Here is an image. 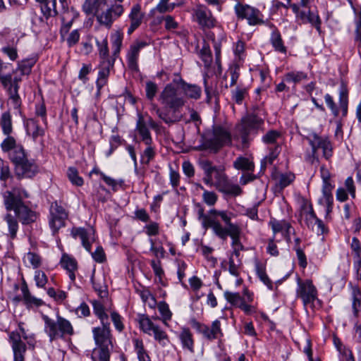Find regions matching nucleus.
Listing matches in <instances>:
<instances>
[{
	"label": "nucleus",
	"mask_w": 361,
	"mask_h": 361,
	"mask_svg": "<svg viewBox=\"0 0 361 361\" xmlns=\"http://www.w3.org/2000/svg\"><path fill=\"white\" fill-rule=\"evenodd\" d=\"M183 350L190 353H195V339L191 330L188 327H182L178 334Z\"/></svg>",
	"instance_id": "a878e982"
},
{
	"label": "nucleus",
	"mask_w": 361,
	"mask_h": 361,
	"mask_svg": "<svg viewBox=\"0 0 361 361\" xmlns=\"http://www.w3.org/2000/svg\"><path fill=\"white\" fill-rule=\"evenodd\" d=\"M156 307L158 308L161 317H156L154 319H160L166 326H168V322L171 321L173 314L169 305L165 301H161L157 303Z\"/></svg>",
	"instance_id": "a18cd8bd"
},
{
	"label": "nucleus",
	"mask_w": 361,
	"mask_h": 361,
	"mask_svg": "<svg viewBox=\"0 0 361 361\" xmlns=\"http://www.w3.org/2000/svg\"><path fill=\"white\" fill-rule=\"evenodd\" d=\"M150 243V251L153 252L157 258H164L166 251L161 245H158L157 241L152 238L149 239Z\"/></svg>",
	"instance_id": "338daca9"
},
{
	"label": "nucleus",
	"mask_w": 361,
	"mask_h": 361,
	"mask_svg": "<svg viewBox=\"0 0 361 361\" xmlns=\"http://www.w3.org/2000/svg\"><path fill=\"white\" fill-rule=\"evenodd\" d=\"M0 126L6 137L12 136L11 133H13V123H12V117L10 112L6 111L4 112L0 118Z\"/></svg>",
	"instance_id": "c03bdc74"
},
{
	"label": "nucleus",
	"mask_w": 361,
	"mask_h": 361,
	"mask_svg": "<svg viewBox=\"0 0 361 361\" xmlns=\"http://www.w3.org/2000/svg\"><path fill=\"white\" fill-rule=\"evenodd\" d=\"M8 341L13 352V361H25L27 344L21 340L20 335L15 331L8 332Z\"/></svg>",
	"instance_id": "6ab92c4d"
},
{
	"label": "nucleus",
	"mask_w": 361,
	"mask_h": 361,
	"mask_svg": "<svg viewBox=\"0 0 361 361\" xmlns=\"http://www.w3.org/2000/svg\"><path fill=\"white\" fill-rule=\"evenodd\" d=\"M334 188V185L331 183L330 180H328V176L324 177V181L322 185V194L323 197L322 200H327L329 202L331 199L333 198L332 195V190Z\"/></svg>",
	"instance_id": "0e129e2a"
},
{
	"label": "nucleus",
	"mask_w": 361,
	"mask_h": 361,
	"mask_svg": "<svg viewBox=\"0 0 361 361\" xmlns=\"http://www.w3.org/2000/svg\"><path fill=\"white\" fill-rule=\"evenodd\" d=\"M281 151V147L279 145H276L274 147L270 148L269 154L262 160V169L264 170L267 165L274 164V161L278 158Z\"/></svg>",
	"instance_id": "3c124183"
},
{
	"label": "nucleus",
	"mask_w": 361,
	"mask_h": 361,
	"mask_svg": "<svg viewBox=\"0 0 361 361\" xmlns=\"http://www.w3.org/2000/svg\"><path fill=\"white\" fill-rule=\"evenodd\" d=\"M234 10L237 18L246 20L250 26H258L265 23L264 15L255 7L238 2L235 6Z\"/></svg>",
	"instance_id": "f8f14e48"
},
{
	"label": "nucleus",
	"mask_w": 361,
	"mask_h": 361,
	"mask_svg": "<svg viewBox=\"0 0 361 361\" xmlns=\"http://www.w3.org/2000/svg\"><path fill=\"white\" fill-rule=\"evenodd\" d=\"M42 319L44 322V331L51 341L63 338L66 336H72L74 329L71 323L64 317L56 315V319H52L47 315H43Z\"/></svg>",
	"instance_id": "423d86ee"
},
{
	"label": "nucleus",
	"mask_w": 361,
	"mask_h": 361,
	"mask_svg": "<svg viewBox=\"0 0 361 361\" xmlns=\"http://www.w3.org/2000/svg\"><path fill=\"white\" fill-rule=\"evenodd\" d=\"M264 121L254 114L247 115L241 119V122L236 126L240 137L243 147H247L250 139L249 135L261 128Z\"/></svg>",
	"instance_id": "9b49d317"
},
{
	"label": "nucleus",
	"mask_w": 361,
	"mask_h": 361,
	"mask_svg": "<svg viewBox=\"0 0 361 361\" xmlns=\"http://www.w3.org/2000/svg\"><path fill=\"white\" fill-rule=\"evenodd\" d=\"M147 45V43L145 42L137 41L130 46L127 54V61L129 68L132 70H136L137 68V60L140 51Z\"/></svg>",
	"instance_id": "cd10ccee"
},
{
	"label": "nucleus",
	"mask_w": 361,
	"mask_h": 361,
	"mask_svg": "<svg viewBox=\"0 0 361 361\" xmlns=\"http://www.w3.org/2000/svg\"><path fill=\"white\" fill-rule=\"evenodd\" d=\"M144 18L145 13L142 11L141 6L138 4L133 5L128 14L130 24L128 28V35H130L141 25Z\"/></svg>",
	"instance_id": "393cba45"
},
{
	"label": "nucleus",
	"mask_w": 361,
	"mask_h": 361,
	"mask_svg": "<svg viewBox=\"0 0 361 361\" xmlns=\"http://www.w3.org/2000/svg\"><path fill=\"white\" fill-rule=\"evenodd\" d=\"M272 178L275 180L276 186L283 189L294 180L295 175L290 172L284 173L275 172L272 173Z\"/></svg>",
	"instance_id": "e433bc0d"
},
{
	"label": "nucleus",
	"mask_w": 361,
	"mask_h": 361,
	"mask_svg": "<svg viewBox=\"0 0 361 361\" xmlns=\"http://www.w3.org/2000/svg\"><path fill=\"white\" fill-rule=\"evenodd\" d=\"M192 20L196 22L202 29H209L216 25V19L210 10L202 4H198L192 8Z\"/></svg>",
	"instance_id": "dca6fc26"
},
{
	"label": "nucleus",
	"mask_w": 361,
	"mask_h": 361,
	"mask_svg": "<svg viewBox=\"0 0 361 361\" xmlns=\"http://www.w3.org/2000/svg\"><path fill=\"white\" fill-rule=\"evenodd\" d=\"M92 195L98 201L104 202L109 198L110 192L104 186L99 185L95 188Z\"/></svg>",
	"instance_id": "680f3d73"
},
{
	"label": "nucleus",
	"mask_w": 361,
	"mask_h": 361,
	"mask_svg": "<svg viewBox=\"0 0 361 361\" xmlns=\"http://www.w3.org/2000/svg\"><path fill=\"white\" fill-rule=\"evenodd\" d=\"M78 15L76 14H72L69 16L66 15H62L61 16V21H62V26L60 30V34L62 38L65 37L66 35L68 34L69 32L73 23L75 18H77Z\"/></svg>",
	"instance_id": "5fc2aeb1"
},
{
	"label": "nucleus",
	"mask_w": 361,
	"mask_h": 361,
	"mask_svg": "<svg viewBox=\"0 0 361 361\" xmlns=\"http://www.w3.org/2000/svg\"><path fill=\"white\" fill-rule=\"evenodd\" d=\"M190 324L191 326L207 341H212L216 339L219 340L224 337L221 324L219 319L213 321L210 326L201 323L195 319H191Z\"/></svg>",
	"instance_id": "ddd939ff"
},
{
	"label": "nucleus",
	"mask_w": 361,
	"mask_h": 361,
	"mask_svg": "<svg viewBox=\"0 0 361 361\" xmlns=\"http://www.w3.org/2000/svg\"><path fill=\"white\" fill-rule=\"evenodd\" d=\"M164 21V28L168 32H174L179 27L178 22L171 15H165L159 18V22Z\"/></svg>",
	"instance_id": "13d9d810"
},
{
	"label": "nucleus",
	"mask_w": 361,
	"mask_h": 361,
	"mask_svg": "<svg viewBox=\"0 0 361 361\" xmlns=\"http://www.w3.org/2000/svg\"><path fill=\"white\" fill-rule=\"evenodd\" d=\"M232 213L226 210L212 209L207 214L204 213L203 209L198 212V219L201 221L204 228H212L214 235L221 240H226L228 236L231 238V247L245 250L240 242L241 228L231 222Z\"/></svg>",
	"instance_id": "f257e3e1"
},
{
	"label": "nucleus",
	"mask_w": 361,
	"mask_h": 361,
	"mask_svg": "<svg viewBox=\"0 0 361 361\" xmlns=\"http://www.w3.org/2000/svg\"><path fill=\"white\" fill-rule=\"evenodd\" d=\"M231 143L230 133L226 129L217 126L214 128L212 133L208 132L204 135L200 147L202 149L216 153L224 146Z\"/></svg>",
	"instance_id": "0eeeda50"
},
{
	"label": "nucleus",
	"mask_w": 361,
	"mask_h": 361,
	"mask_svg": "<svg viewBox=\"0 0 361 361\" xmlns=\"http://www.w3.org/2000/svg\"><path fill=\"white\" fill-rule=\"evenodd\" d=\"M307 74L302 71H290L284 75V79L288 82L299 83L307 80Z\"/></svg>",
	"instance_id": "6e6d98bb"
},
{
	"label": "nucleus",
	"mask_w": 361,
	"mask_h": 361,
	"mask_svg": "<svg viewBox=\"0 0 361 361\" xmlns=\"http://www.w3.org/2000/svg\"><path fill=\"white\" fill-rule=\"evenodd\" d=\"M199 166L204 171V176L202 180L205 185L214 187L219 192L226 195L236 197L242 194V188L230 180L224 169L214 166L212 162L207 159L200 160Z\"/></svg>",
	"instance_id": "39448f33"
},
{
	"label": "nucleus",
	"mask_w": 361,
	"mask_h": 361,
	"mask_svg": "<svg viewBox=\"0 0 361 361\" xmlns=\"http://www.w3.org/2000/svg\"><path fill=\"white\" fill-rule=\"evenodd\" d=\"M100 326L92 329V335L97 346L113 347V336L110 328V323H101Z\"/></svg>",
	"instance_id": "a211bd4d"
},
{
	"label": "nucleus",
	"mask_w": 361,
	"mask_h": 361,
	"mask_svg": "<svg viewBox=\"0 0 361 361\" xmlns=\"http://www.w3.org/2000/svg\"><path fill=\"white\" fill-rule=\"evenodd\" d=\"M270 42L276 51L286 54L287 48L284 45L281 35L279 30L272 31L270 37Z\"/></svg>",
	"instance_id": "37998d69"
},
{
	"label": "nucleus",
	"mask_w": 361,
	"mask_h": 361,
	"mask_svg": "<svg viewBox=\"0 0 361 361\" xmlns=\"http://www.w3.org/2000/svg\"><path fill=\"white\" fill-rule=\"evenodd\" d=\"M135 352L137 354L138 361H151L142 338H133L132 340Z\"/></svg>",
	"instance_id": "4c0bfd02"
},
{
	"label": "nucleus",
	"mask_w": 361,
	"mask_h": 361,
	"mask_svg": "<svg viewBox=\"0 0 361 361\" xmlns=\"http://www.w3.org/2000/svg\"><path fill=\"white\" fill-rule=\"evenodd\" d=\"M3 219L7 225L8 237L11 240H14L17 237V233L19 229L18 219L11 214V212H7L6 214L4 215Z\"/></svg>",
	"instance_id": "72a5a7b5"
},
{
	"label": "nucleus",
	"mask_w": 361,
	"mask_h": 361,
	"mask_svg": "<svg viewBox=\"0 0 361 361\" xmlns=\"http://www.w3.org/2000/svg\"><path fill=\"white\" fill-rule=\"evenodd\" d=\"M25 128L27 134L36 141L38 137L44 135V129L42 128L38 121L35 118H29L25 122Z\"/></svg>",
	"instance_id": "f704fd0d"
},
{
	"label": "nucleus",
	"mask_w": 361,
	"mask_h": 361,
	"mask_svg": "<svg viewBox=\"0 0 361 361\" xmlns=\"http://www.w3.org/2000/svg\"><path fill=\"white\" fill-rule=\"evenodd\" d=\"M114 66V60L100 61L98 76L96 80L97 95L100 94L102 88L107 84L110 71L113 69Z\"/></svg>",
	"instance_id": "4be33fe9"
},
{
	"label": "nucleus",
	"mask_w": 361,
	"mask_h": 361,
	"mask_svg": "<svg viewBox=\"0 0 361 361\" xmlns=\"http://www.w3.org/2000/svg\"><path fill=\"white\" fill-rule=\"evenodd\" d=\"M91 282L94 290L101 298H106L108 295L106 286L102 283V280L96 279L94 276L91 278Z\"/></svg>",
	"instance_id": "052dcab7"
},
{
	"label": "nucleus",
	"mask_w": 361,
	"mask_h": 361,
	"mask_svg": "<svg viewBox=\"0 0 361 361\" xmlns=\"http://www.w3.org/2000/svg\"><path fill=\"white\" fill-rule=\"evenodd\" d=\"M4 205L6 212L13 211L17 219L23 225L35 222L37 218V213L24 202L30 197L28 192L22 187H13L11 190L1 193Z\"/></svg>",
	"instance_id": "20e7f679"
},
{
	"label": "nucleus",
	"mask_w": 361,
	"mask_h": 361,
	"mask_svg": "<svg viewBox=\"0 0 361 361\" xmlns=\"http://www.w3.org/2000/svg\"><path fill=\"white\" fill-rule=\"evenodd\" d=\"M68 217V212L61 203L55 201L51 204L49 226L53 235H56L61 228L65 226Z\"/></svg>",
	"instance_id": "4468645a"
},
{
	"label": "nucleus",
	"mask_w": 361,
	"mask_h": 361,
	"mask_svg": "<svg viewBox=\"0 0 361 361\" xmlns=\"http://www.w3.org/2000/svg\"><path fill=\"white\" fill-rule=\"evenodd\" d=\"M233 167L237 170L252 173L255 170V164L251 159L240 156L233 161Z\"/></svg>",
	"instance_id": "a19ab883"
},
{
	"label": "nucleus",
	"mask_w": 361,
	"mask_h": 361,
	"mask_svg": "<svg viewBox=\"0 0 361 361\" xmlns=\"http://www.w3.org/2000/svg\"><path fill=\"white\" fill-rule=\"evenodd\" d=\"M182 94L185 99H192L197 100L201 97V87L197 85L188 83L187 82L180 88Z\"/></svg>",
	"instance_id": "c9c22d12"
},
{
	"label": "nucleus",
	"mask_w": 361,
	"mask_h": 361,
	"mask_svg": "<svg viewBox=\"0 0 361 361\" xmlns=\"http://www.w3.org/2000/svg\"><path fill=\"white\" fill-rule=\"evenodd\" d=\"M19 86L8 87V105L11 106L14 109L20 111L22 105V100L18 94Z\"/></svg>",
	"instance_id": "ea45409f"
},
{
	"label": "nucleus",
	"mask_w": 361,
	"mask_h": 361,
	"mask_svg": "<svg viewBox=\"0 0 361 361\" xmlns=\"http://www.w3.org/2000/svg\"><path fill=\"white\" fill-rule=\"evenodd\" d=\"M296 296L300 298L305 307L312 305L317 299V290L311 280L297 279Z\"/></svg>",
	"instance_id": "2eb2a0df"
},
{
	"label": "nucleus",
	"mask_w": 361,
	"mask_h": 361,
	"mask_svg": "<svg viewBox=\"0 0 361 361\" xmlns=\"http://www.w3.org/2000/svg\"><path fill=\"white\" fill-rule=\"evenodd\" d=\"M139 295L142 300L147 304L149 307L154 309L157 306V300L148 288H144L138 290Z\"/></svg>",
	"instance_id": "4d7b16f0"
},
{
	"label": "nucleus",
	"mask_w": 361,
	"mask_h": 361,
	"mask_svg": "<svg viewBox=\"0 0 361 361\" xmlns=\"http://www.w3.org/2000/svg\"><path fill=\"white\" fill-rule=\"evenodd\" d=\"M68 178L73 185L82 186L84 183L83 178L79 176L78 170L74 167H70L67 172Z\"/></svg>",
	"instance_id": "e2e57ef3"
},
{
	"label": "nucleus",
	"mask_w": 361,
	"mask_h": 361,
	"mask_svg": "<svg viewBox=\"0 0 361 361\" xmlns=\"http://www.w3.org/2000/svg\"><path fill=\"white\" fill-rule=\"evenodd\" d=\"M290 7L296 16V18L302 22V23H310L314 26L319 33H321L322 20L317 12L308 10L307 12L302 11L297 4H292Z\"/></svg>",
	"instance_id": "aec40b11"
},
{
	"label": "nucleus",
	"mask_w": 361,
	"mask_h": 361,
	"mask_svg": "<svg viewBox=\"0 0 361 361\" xmlns=\"http://www.w3.org/2000/svg\"><path fill=\"white\" fill-rule=\"evenodd\" d=\"M21 292L23 295V300L27 308L33 307H40L44 305L42 300L37 298L31 295L27 283L24 281L21 286Z\"/></svg>",
	"instance_id": "473e14b6"
},
{
	"label": "nucleus",
	"mask_w": 361,
	"mask_h": 361,
	"mask_svg": "<svg viewBox=\"0 0 361 361\" xmlns=\"http://www.w3.org/2000/svg\"><path fill=\"white\" fill-rule=\"evenodd\" d=\"M42 5V11L47 16H54L58 14L56 0H35Z\"/></svg>",
	"instance_id": "49530a36"
},
{
	"label": "nucleus",
	"mask_w": 361,
	"mask_h": 361,
	"mask_svg": "<svg viewBox=\"0 0 361 361\" xmlns=\"http://www.w3.org/2000/svg\"><path fill=\"white\" fill-rule=\"evenodd\" d=\"M124 13L123 6L120 4L111 5L105 11L97 15L98 23L109 29L111 27L114 22L121 17Z\"/></svg>",
	"instance_id": "f3484780"
},
{
	"label": "nucleus",
	"mask_w": 361,
	"mask_h": 361,
	"mask_svg": "<svg viewBox=\"0 0 361 361\" xmlns=\"http://www.w3.org/2000/svg\"><path fill=\"white\" fill-rule=\"evenodd\" d=\"M169 1L159 0L154 10L159 13L164 14L172 12L176 7L180 6V4L170 3Z\"/></svg>",
	"instance_id": "864d4df0"
},
{
	"label": "nucleus",
	"mask_w": 361,
	"mask_h": 361,
	"mask_svg": "<svg viewBox=\"0 0 361 361\" xmlns=\"http://www.w3.org/2000/svg\"><path fill=\"white\" fill-rule=\"evenodd\" d=\"M71 235L75 239L79 238L84 248L87 252H91L92 244L95 240L94 231L92 228H73L71 231Z\"/></svg>",
	"instance_id": "412c9836"
},
{
	"label": "nucleus",
	"mask_w": 361,
	"mask_h": 361,
	"mask_svg": "<svg viewBox=\"0 0 361 361\" xmlns=\"http://www.w3.org/2000/svg\"><path fill=\"white\" fill-rule=\"evenodd\" d=\"M102 4L101 0H85L82 4V11L87 15L95 14L99 12Z\"/></svg>",
	"instance_id": "603ef678"
},
{
	"label": "nucleus",
	"mask_w": 361,
	"mask_h": 361,
	"mask_svg": "<svg viewBox=\"0 0 361 361\" xmlns=\"http://www.w3.org/2000/svg\"><path fill=\"white\" fill-rule=\"evenodd\" d=\"M92 305L93 312L99 319L100 323L109 322L108 309L104 307L103 302L101 300H94L92 301Z\"/></svg>",
	"instance_id": "58836bf2"
},
{
	"label": "nucleus",
	"mask_w": 361,
	"mask_h": 361,
	"mask_svg": "<svg viewBox=\"0 0 361 361\" xmlns=\"http://www.w3.org/2000/svg\"><path fill=\"white\" fill-rule=\"evenodd\" d=\"M112 347H101L97 346L92 353V359L93 361H109L110 350Z\"/></svg>",
	"instance_id": "de8ad7c7"
},
{
	"label": "nucleus",
	"mask_w": 361,
	"mask_h": 361,
	"mask_svg": "<svg viewBox=\"0 0 361 361\" xmlns=\"http://www.w3.org/2000/svg\"><path fill=\"white\" fill-rule=\"evenodd\" d=\"M109 312L115 329L118 332H122L125 329L123 317L116 311H110Z\"/></svg>",
	"instance_id": "69168bd1"
},
{
	"label": "nucleus",
	"mask_w": 361,
	"mask_h": 361,
	"mask_svg": "<svg viewBox=\"0 0 361 361\" xmlns=\"http://www.w3.org/2000/svg\"><path fill=\"white\" fill-rule=\"evenodd\" d=\"M243 264L240 259L235 262L232 256H230L228 261L226 262L225 269L227 270L231 275L235 278L240 276Z\"/></svg>",
	"instance_id": "09e8293b"
},
{
	"label": "nucleus",
	"mask_w": 361,
	"mask_h": 361,
	"mask_svg": "<svg viewBox=\"0 0 361 361\" xmlns=\"http://www.w3.org/2000/svg\"><path fill=\"white\" fill-rule=\"evenodd\" d=\"M1 151L6 154L13 164L16 176L21 178H30L38 172V166L27 158L23 145L13 136L5 137L0 145Z\"/></svg>",
	"instance_id": "7ed1b4c3"
},
{
	"label": "nucleus",
	"mask_w": 361,
	"mask_h": 361,
	"mask_svg": "<svg viewBox=\"0 0 361 361\" xmlns=\"http://www.w3.org/2000/svg\"><path fill=\"white\" fill-rule=\"evenodd\" d=\"M324 101L327 107L334 117L345 118L348 114L349 90L344 82H341L338 90V104H337L333 97L329 94L324 95Z\"/></svg>",
	"instance_id": "1a4fd4ad"
},
{
	"label": "nucleus",
	"mask_w": 361,
	"mask_h": 361,
	"mask_svg": "<svg viewBox=\"0 0 361 361\" xmlns=\"http://www.w3.org/2000/svg\"><path fill=\"white\" fill-rule=\"evenodd\" d=\"M158 100L165 109L162 110L156 104L151 105V109L164 123L171 125L182 120L181 111L187 104V99L180 88L166 84L159 93Z\"/></svg>",
	"instance_id": "f03ea898"
},
{
	"label": "nucleus",
	"mask_w": 361,
	"mask_h": 361,
	"mask_svg": "<svg viewBox=\"0 0 361 361\" xmlns=\"http://www.w3.org/2000/svg\"><path fill=\"white\" fill-rule=\"evenodd\" d=\"M300 217L309 228H313L317 217L313 210L312 204L307 200H302L300 206Z\"/></svg>",
	"instance_id": "bb28decb"
},
{
	"label": "nucleus",
	"mask_w": 361,
	"mask_h": 361,
	"mask_svg": "<svg viewBox=\"0 0 361 361\" xmlns=\"http://www.w3.org/2000/svg\"><path fill=\"white\" fill-rule=\"evenodd\" d=\"M269 225L271 226L274 235L276 233H281L287 239L290 240L291 230L293 229L290 224L286 220H277L274 218L271 219L269 222Z\"/></svg>",
	"instance_id": "c85d7f7f"
},
{
	"label": "nucleus",
	"mask_w": 361,
	"mask_h": 361,
	"mask_svg": "<svg viewBox=\"0 0 361 361\" xmlns=\"http://www.w3.org/2000/svg\"><path fill=\"white\" fill-rule=\"evenodd\" d=\"M350 286V300H351V310L352 314L350 315V320L356 322L359 318L361 312V289L358 286Z\"/></svg>",
	"instance_id": "b1692460"
},
{
	"label": "nucleus",
	"mask_w": 361,
	"mask_h": 361,
	"mask_svg": "<svg viewBox=\"0 0 361 361\" xmlns=\"http://www.w3.org/2000/svg\"><path fill=\"white\" fill-rule=\"evenodd\" d=\"M137 322L140 330L149 336H153L161 347H166L170 343L167 333L158 324L154 323L147 314H139Z\"/></svg>",
	"instance_id": "9d476101"
},
{
	"label": "nucleus",
	"mask_w": 361,
	"mask_h": 361,
	"mask_svg": "<svg viewBox=\"0 0 361 361\" xmlns=\"http://www.w3.org/2000/svg\"><path fill=\"white\" fill-rule=\"evenodd\" d=\"M96 44L98 48L100 61L114 60V58L111 59L109 56L107 35L104 36L101 41L96 39Z\"/></svg>",
	"instance_id": "8fccbe9b"
},
{
	"label": "nucleus",
	"mask_w": 361,
	"mask_h": 361,
	"mask_svg": "<svg viewBox=\"0 0 361 361\" xmlns=\"http://www.w3.org/2000/svg\"><path fill=\"white\" fill-rule=\"evenodd\" d=\"M225 299L233 306L240 307L245 299L237 292L225 291L224 293Z\"/></svg>",
	"instance_id": "bf43d9fd"
},
{
	"label": "nucleus",
	"mask_w": 361,
	"mask_h": 361,
	"mask_svg": "<svg viewBox=\"0 0 361 361\" xmlns=\"http://www.w3.org/2000/svg\"><path fill=\"white\" fill-rule=\"evenodd\" d=\"M232 101L238 105H242L249 97V88L243 84H239L231 91Z\"/></svg>",
	"instance_id": "2f4dec72"
},
{
	"label": "nucleus",
	"mask_w": 361,
	"mask_h": 361,
	"mask_svg": "<svg viewBox=\"0 0 361 361\" xmlns=\"http://www.w3.org/2000/svg\"><path fill=\"white\" fill-rule=\"evenodd\" d=\"M143 230L149 237L157 235L159 233V224L156 221H149L146 224Z\"/></svg>",
	"instance_id": "774afa93"
},
{
	"label": "nucleus",
	"mask_w": 361,
	"mask_h": 361,
	"mask_svg": "<svg viewBox=\"0 0 361 361\" xmlns=\"http://www.w3.org/2000/svg\"><path fill=\"white\" fill-rule=\"evenodd\" d=\"M61 266L66 270L71 281L75 280V272L78 270V263L75 258L68 254H63L60 260Z\"/></svg>",
	"instance_id": "7c9ffc66"
},
{
	"label": "nucleus",
	"mask_w": 361,
	"mask_h": 361,
	"mask_svg": "<svg viewBox=\"0 0 361 361\" xmlns=\"http://www.w3.org/2000/svg\"><path fill=\"white\" fill-rule=\"evenodd\" d=\"M326 137H322L317 135L315 133H310L307 139L309 142V144L312 147V155L308 157V161L310 162L312 165L317 166L319 164V157L317 154V151L321 148L323 145V143L327 140Z\"/></svg>",
	"instance_id": "5701e85b"
},
{
	"label": "nucleus",
	"mask_w": 361,
	"mask_h": 361,
	"mask_svg": "<svg viewBox=\"0 0 361 361\" xmlns=\"http://www.w3.org/2000/svg\"><path fill=\"white\" fill-rule=\"evenodd\" d=\"M353 258V267L357 272L358 279H361V243L356 237H353L350 244Z\"/></svg>",
	"instance_id": "c756f323"
},
{
	"label": "nucleus",
	"mask_w": 361,
	"mask_h": 361,
	"mask_svg": "<svg viewBox=\"0 0 361 361\" xmlns=\"http://www.w3.org/2000/svg\"><path fill=\"white\" fill-rule=\"evenodd\" d=\"M135 131L140 136L141 141L147 145V147L141 154V163L148 165L154 158L156 152L155 148L153 146V140L150 130L147 127L144 121V116L141 114H138L137 115Z\"/></svg>",
	"instance_id": "6e6552de"
},
{
	"label": "nucleus",
	"mask_w": 361,
	"mask_h": 361,
	"mask_svg": "<svg viewBox=\"0 0 361 361\" xmlns=\"http://www.w3.org/2000/svg\"><path fill=\"white\" fill-rule=\"evenodd\" d=\"M196 189H200L203 191L202 193V201L209 207H213L218 201V195L214 191H210L206 190L204 186L200 183H195Z\"/></svg>",
	"instance_id": "79ce46f5"
}]
</instances>
